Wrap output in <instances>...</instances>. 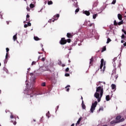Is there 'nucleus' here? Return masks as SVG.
Returning a JSON list of instances; mask_svg holds the SVG:
<instances>
[{"label": "nucleus", "instance_id": "nucleus-50", "mask_svg": "<svg viewBox=\"0 0 126 126\" xmlns=\"http://www.w3.org/2000/svg\"><path fill=\"white\" fill-rule=\"evenodd\" d=\"M121 43H125L124 40H121Z\"/></svg>", "mask_w": 126, "mask_h": 126}, {"label": "nucleus", "instance_id": "nucleus-4", "mask_svg": "<svg viewBox=\"0 0 126 126\" xmlns=\"http://www.w3.org/2000/svg\"><path fill=\"white\" fill-rule=\"evenodd\" d=\"M34 91H35V90L34 89L28 90L27 92V95H30V97H33V95H34V94H35Z\"/></svg>", "mask_w": 126, "mask_h": 126}, {"label": "nucleus", "instance_id": "nucleus-7", "mask_svg": "<svg viewBox=\"0 0 126 126\" xmlns=\"http://www.w3.org/2000/svg\"><path fill=\"white\" fill-rule=\"evenodd\" d=\"M59 17H60V14H57V15H56L53 17V19H54V20H58Z\"/></svg>", "mask_w": 126, "mask_h": 126}, {"label": "nucleus", "instance_id": "nucleus-58", "mask_svg": "<svg viewBox=\"0 0 126 126\" xmlns=\"http://www.w3.org/2000/svg\"><path fill=\"white\" fill-rule=\"evenodd\" d=\"M68 63H70V60H69V61H68Z\"/></svg>", "mask_w": 126, "mask_h": 126}, {"label": "nucleus", "instance_id": "nucleus-52", "mask_svg": "<svg viewBox=\"0 0 126 126\" xmlns=\"http://www.w3.org/2000/svg\"><path fill=\"white\" fill-rule=\"evenodd\" d=\"M116 60H117V59L114 58V59H113V62H115V61H116Z\"/></svg>", "mask_w": 126, "mask_h": 126}, {"label": "nucleus", "instance_id": "nucleus-19", "mask_svg": "<svg viewBox=\"0 0 126 126\" xmlns=\"http://www.w3.org/2000/svg\"><path fill=\"white\" fill-rule=\"evenodd\" d=\"M113 76H114V78L113 79V80H117V79H118V77H119V76H118V75L113 74Z\"/></svg>", "mask_w": 126, "mask_h": 126}, {"label": "nucleus", "instance_id": "nucleus-33", "mask_svg": "<svg viewBox=\"0 0 126 126\" xmlns=\"http://www.w3.org/2000/svg\"><path fill=\"white\" fill-rule=\"evenodd\" d=\"M121 38H122V40H123V39H125V34H123L122 35Z\"/></svg>", "mask_w": 126, "mask_h": 126}, {"label": "nucleus", "instance_id": "nucleus-21", "mask_svg": "<svg viewBox=\"0 0 126 126\" xmlns=\"http://www.w3.org/2000/svg\"><path fill=\"white\" fill-rule=\"evenodd\" d=\"M111 88L112 90L116 89V85L113 84L111 85Z\"/></svg>", "mask_w": 126, "mask_h": 126}, {"label": "nucleus", "instance_id": "nucleus-48", "mask_svg": "<svg viewBox=\"0 0 126 126\" xmlns=\"http://www.w3.org/2000/svg\"><path fill=\"white\" fill-rule=\"evenodd\" d=\"M124 47H126V42L123 44Z\"/></svg>", "mask_w": 126, "mask_h": 126}, {"label": "nucleus", "instance_id": "nucleus-27", "mask_svg": "<svg viewBox=\"0 0 126 126\" xmlns=\"http://www.w3.org/2000/svg\"><path fill=\"white\" fill-rule=\"evenodd\" d=\"M111 41H112V40H111V39H110V38H108L107 39L106 43H107V44H109V42H111Z\"/></svg>", "mask_w": 126, "mask_h": 126}, {"label": "nucleus", "instance_id": "nucleus-17", "mask_svg": "<svg viewBox=\"0 0 126 126\" xmlns=\"http://www.w3.org/2000/svg\"><path fill=\"white\" fill-rule=\"evenodd\" d=\"M29 17H30V15H29V14H27V15L26 21H29V22H30V19H29Z\"/></svg>", "mask_w": 126, "mask_h": 126}, {"label": "nucleus", "instance_id": "nucleus-14", "mask_svg": "<svg viewBox=\"0 0 126 126\" xmlns=\"http://www.w3.org/2000/svg\"><path fill=\"white\" fill-rule=\"evenodd\" d=\"M66 36L67 38H72V34L70 33H67Z\"/></svg>", "mask_w": 126, "mask_h": 126}, {"label": "nucleus", "instance_id": "nucleus-31", "mask_svg": "<svg viewBox=\"0 0 126 126\" xmlns=\"http://www.w3.org/2000/svg\"><path fill=\"white\" fill-rule=\"evenodd\" d=\"M66 41H67V43H70L71 42V39H67Z\"/></svg>", "mask_w": 126, "mask_h": 126}, {"label": "nucleus", "instance_id": "nucleus-57", "mask_svg": "<svg viewBox=\"0 0 126 126\" xmlns=\"http://www.w3.org/2000/svg\"><path fill=\"white\" fill-rule=\"evenodd\" d=\"M65 66V65H64V64L62 65V66Z\"/></svg>", "mask_w": 126, "mask_h": 126}, {"label": "nucleus", "instance_id": "nucleus-9", "mask_svg": "<svg viewBox=\"0 0 126 126\" xmlns=\"http://www.w3.org/2000/svg\"><path fill=\"white\" fill-rule=\"evenodd\" d=\"M83 13H84V14H86V15H87V16H89L90 15V12H89V11H85L83 12Z\"/></svg>", "mask_w": 126, "mask_h": 126}, {"label": "nucleus", "instance_id": "nucleus-54", "mask_svg": "<svg viewBox=\"0 0 126 126\" xmlns=\"http://www.w3.org/2000/svg\"><path fill=\"white\" fill-rule=\"evenodd\" d=\"M92 25H93V24H91L90 25V27H91V26H92Z\"/></svg>", "mask_w": 126, "mask_h": 126}, {"label": "nucleus", "instance_id": "nucleus-43", "mask_svg": "<svg viewBox=\"0 0 126 126\" xmlns=\"http://www.w3.org/2000/svg\"><path fill=\"white\" fill-rule=\"evenodd\" d=\"M6 51L7 53H8V52H9V49L8 48H6Z\"/></svg>", "mask_w": 126, "mask_h": 126}, {"label": "nucleus", "instance_id": "nucleus-12", "mask_svg": "<svg viewBox=\"0 0 126 126\" xmlns=\"http://www.w3.org/2000/svg\"><path fill=\"white\" fill-rule=\"evenodd\" d=\"M121 119H122V116H121L120 115H119L116 117V121H121Z\"/></svg>", "mask_w": 126, "mask_h": 126}, {"label": "nucleus", "instance_id": "nucleus-13", "mask_svg": "<svg viewBox=\"0 0 126 126\" xmlns=\"http://www.w3.org/2000/svg\"><path fill=\"white\" fill-rule=\"evenodd\" d=\"M90 61V65H92V63H93V62L94 61V58H93V57H92Z\"/></svg>", "mask_w": 126, "mask_h": 126}, {"label": "nucleus", "instance_id": "nucleus-45", "mask_svg": "<svg viewBox=\"0 0 126 126\" xmlns=\"http://www.w3.org/2000/svg\"><path fill=\"white\" fill-rule=\"evenodd\" d=\"M28 26H31V23H30V22L28 23Z\"/></svg>", "mask_w": 126, "mask_h": 126}, {"label": "nucleus", "instance_id": "nucleus-16", "mask_svg": "<svg viewBox=\"0 0 126 126\" xmlns=\"http://www.w3.org/2000/svg\"><path fill=\"white\" fill-rule=\"evenodd\" d=\"M81 120H82V117H80L78 121L77 122L76 125H79L80 124V122H81Z\"/></svg>", "mask_w": 126, "mask_h": 126}, {"label": "nucleus", "instance_id": "nucleus-35", "mask_svg": "<svg viewBox=\"0 0 126 126\" xmlns=\"http://www.w3.org/2000/svg\"><path fill=\"white\" fill-rule=\"evenodd\" d=\"M41 86L45 87L46 86V83L44 82L41 84Z\"/></svg>", "mask_w": 126, "mask_h": 126}, {"label": "nucleus", "instance_id": "nucleus-55", "mask_svg": "<svg viewBox=\"0 0 126 126\" xmlns=\"http://www.w3.org/2000/svg\"><path fill=\"white\" fill-rule=\"evenodd\" d=\"M48 114H46V116H47V117H48V118H49V116H48Z\"/></svg>", "mask_w": 126, "mask_h": 126}, {"label": "nucleus", "instance_id": "nucleus-36", "mask_svg": "<svg viewBox=\"0 0 126 126\" xmlns=\"http://www.w3.org/2000/svg\"><path fill=\"white\" fill-rule=\"evenodd\" d=\"M103 107H100L99 108L98 112H100V111H103Z\"/></svg>", "mask_w": 126, "mask_h": 126}, {"label": "nucleus", "instance_id": "nucleus-60", "mask_svg": "<svg viewBox=\"0 0 126 126\" xmlns=\"http://www.w3.org/2000/svg\"><path fill=\"white\" fill-rule=\"evenodd\" d=\"M33 122H36V120H33Z\"/></svg>", "mask_w": 126, "mask_h": 126}, {"label": "nucleus", "instance_id": "nucleus-24", "mask_svg": "<svg viewBox=\"0 0 126 126\" xmlns=\"http://www.w3.org/2000/svg\"><path fill=\"white\" fill-rule=\"evenodd\" d=\"M30 7L31 8H34V7H35V5L33 3H31L30 5Z\"/></svg>", "mask_w": 126, "mask_h": 126}, {"label": "nucleus", "instance_id": "nucleus-61", "mask_svg": "<svg viewBox=\"0 0 126 126\" xmlns=\"http://www.w3.org/2000/svg\"><path fill=\"white\" fill-rule=\"evenodd\" d=\"M1 65V63H0V66Z\"/></svg>", "mask_w": 126, "mask_h": 126}, {"label": "nucleus", "instance_id": "nucleus-1", "mask_svg": "<svg viewBox=\"0 0 126 126\" xmlns=\"http://www.w3.org/2000/svg\"><path fill=\"white\" fill-rule=\"evenodd\" d=\"M103 93L104 89L102 88V87L99 86L96 88V93L94 94V96L95 98L97 99L98 102L101 101V98H102Z\"/></svg>", "mask_w": 126, "mask_h": 126}, {"label": "nucleus", "instance_id": "nucleus-42", "mask_svg": "<svg viewBox=\"0 0 126 126\" xmlns=\"http://www.w3.org/2000/svg\"><path fill=\"white\" fill-rule=\"evenodd\" d=\"M122 32H124V34H125V35H126V31H125L124 29H123L122 30Z\"/></svg>", "mask_w": 126, "mask_h": 126}, {"label": "nucleus", "instance_id": "nucleus-34", "mask_svg": "<svg viewBox=\"0 0 126 126\" xmlns=\"http://www.w3.org/2000/svg\"><path fill=\"white\" fill-rule=\"evenodd\" d=\"M8 58V53H7L5 56V59L6 60H7Z\"/></svg>", "mask_w": 126, "mask_h": 126}, {"label": "nucleus", "instance_id": "nucleus-23", "mask_svg": "<svg viewBox=\"0 0 126 126\" xmlns=\"http://www.w3.org/2000/svg\"><path fill=\"white\" fill-rule=\"evenodd\" d=\"M122 24H124V21L122 20L121 21L119 22L118 23V25H122Z\"/></svg>", "mask_w": 126, "mask_h": 126}, {"label": "nucleus", "instance_id": "nucleus-51", "mask_svg": "<svg viewBox=\"0 0 126 126\" xmlns=\"http://www.w3.org/2000/svg\"><path fill=\"white\" fill-rule=\"evenodd\" d=\"M6 23H7V24L8 25V24H9V22H6Z\"/></svg>", "mask_w": 126, "mask_h": 126}, {"label": "nucleus", "instance_id": "nucleus-22", "mask_svg": "<svg viewBox=\"0 0 126 126\" xmlns=\"http://www.w3.org/2000/svg\"><path fill=\"white\" fill-rule=\"evenodd\" d=\"M106 101H110V95H107L106 96Z\"/></svg>", "mask_w": 126, "mask_h": 126}, {"label": "nucleus", "instance_id": "nucleus-15", "mask_svg": "<svg viewBox=\"0 0 126 126\" xmlns=\"http://www.w3.org/2000/svg\"><path fill=\"white\" fill-rule=\"evenodd\" d=\"M17 39V33H16V34H15L13 36V41H16V39Z\"/></svg>", "mask_w": 126, "mask_h": 126}, {"label": "nucleus", "instance_id": "nucleus-59", "mask_svg": "<svg viewBox=\"0 0 126 126\" xmlns=\"http://www.w3.org/2000/svg\"><path fill=\"white\" fill-rule=\"evenodd\" d=\"M42 51L43 52H44V48H42Z\"/></svg>", "mask_w": 126, "mask_h": 126}, {"label": "nucleus", "instance_id": "nucleus-64", "mask_svg": "<svg viewBox=\"0 0 126 126\" xmlns=\"http://www.w3.org/2000/svg\"><path fill=\"white\" fill-rule=\"evenodd\" d=\"M40 59V56L38 57V59Z\"/></svg>", "mask_w": 126, "mask_h": 126}, {"label": "nucleus", "instance_id": "nucleus-25", "mask_svg": "<svg viewBox=\"0 0 126 126\" xmlns=\"http://www.w3.org/2000/svg\"><path fill=\"white\" fill-rule=\"evenodd\" d=\"M97 16H98V14H94L93 16V18L94 19H95V18H96V17H97Z\"/></svg>", "mask_w": 126, "mask_h": 126}, {"label": "nucleus", "instance_id": "nucleus-8", "mask_svg": "<svg viewBox=\"0 0 126 126\" xmlns=\"http://www.w3.org/2000/svg\"><path fill=\"white\" fill-rule=\"evenodd\" d=\"M82 108L84 110L86 109V106H85V104H84V101L83 100L82 101Z\"/></svg>", "mask_w": 126, "mask_h": 126}, {"label": "nucleus", "instance_id": "nucleus-18", "mask_svg": "<svg viewBox=\"0 0 126 126\" xmlns=\"http://www.w3.org/2000/svg\"><path fill=\"white\" fill-rule=\"evenodd\" d=\"M69 87H70L69 85H68L66 87H65V89H66V91H67V92L69 91V88H68Z\"/></svg>", "mask_w": 126, "mask_h": 126}, {"label": "nucleus", "instance_id": "nucleus-56", "mask_svg": "<svg viewBox=\"0 0 126 126\" xmlns=\"http://www.w3.org/2000/svg\"><path fill=\"white\" fill-rule=\"evenodd\" d=\"M55 20H56L54 19V20L52 21V22H55Z\"/></svg>", "mask_w": 126, "mask_h": 126}, {"label": "nucleus", "instance_id": "nucleus-30", "mask_svg": "<svg viewBox=\"0 0 126 126\" xmlns=\"http://www.w3.org/2000/svg\"><path fill=\"white\" fill-rule=\"evenodd\" d=\"M79 11V8H78L75 11V14H76V13H77V12H78Z\"/></svg>", "mask_w": 126, "mask_h": 126}, {"label": "nucleus", "instance_id": "nucleus-32", "mask_svg": "<svg viewBox=\"0 0 126 126\" xmlns=\"http://www.w3.org/2000/svg\"><path fill=\"white\" fill-rule=\"evenodd\" d=\"M65 71H66V72H68V71H69V68L67 67V68L65 69Z\"/></svg>", "mask_w": 126, "mask_h": 126}, {"label": "nucleus", "instance_id": "nucleus-40", "mask_svg": "<svg viewBox=\"0 0 126 126\" xmlns=\"http://www.w3.org/2000/svg\"><path fill=\"white\" fill-rule=\"evenodd\" d=\"M27 11H29L30 10V8L29 6L27 7Z\"/></svg>", "mask_w": 126, "mask_h": 126}, {"label": "nucleus", "instance_id": "nucleus-37", "mask_svg": "<svg viewBox=\"0 0 126 126\" xmlns=\"http://www.w3.org/2000/svg\"><path fill=\"white\" fill-rule=\"evenodd\" d=\"M34 64H36V62L35 61H33L32 63V65H34Z\"/></svg>", "mask_w": 126, "mask_h": 126}, {"label": "nucleus", "instance_id": "nucleus-47", "mask_svg": "<svg viewBox=\"0 0 126 126\" xmlns=\"http://www.w3.org/2000/svg\"><path fill=\"white\" fill-rule=\"evenodd\" d=\"M48 22L49 23H52V19H50L49 21H48Z\"/></svg>", "mask_w": 126, "mask_h": 126}, {"label": "nucleus", "instance_id": "nucleus-39", "mask_svg": "<svg viewBox=\"0 0 126 126\" xmlns=\"http://www.w3.org/2000/svg\"><path fill=\"white\" fill-rule=\"evenodd\" d=\"M116 3V0H113L112 2V4H115Z\"/></svg>", "mask_w": 126, "mask_h": 126}, {"label": "nucleus", "instance_id": "nucleus-20", "mask_svg": "<svg viewBox=\"0 0 126 126\" xmlns=\"http://www.w3.org/2000/svg\"><path fill=\"white\" fill-rule=\"evenodd\" d=\"M34 39L35 41H39V40H41V39L39 38V37H38V36H34Z\"/></svg>", "mask_w": 126, "mask_h": 126}, {"label": "nucleus", "instance_id": "nucleus-53", "mask_svg": "<svg viewBox=\"0 0 126 126\" xmlns=\"http://www.w3.org/2000/svg\"><path fill=\"white\" fill-rule=\"evenodd\" d=\"M82 101H83V97L82 96L81 97Z\"/></svg>", "mask_w": 126, "mask_h": 126}, {"label": "nucleus", "instance_id": "nucleus-5", "mask_svg": "<svg viewBox=\"0 0 126 126\" xmlns=\"http://www.w3.org/2000/svg\"><path fill=\"white\" fill-rule=\"evenodd\" d=\"M125 121V118H122L119 121H112L110 122V125H116V124H119L120 123H123Z\"/></svg>", "mask_w": 126, "mask_h": 126}, {"label": "nucleus", "instance_id": "nucleus-44", "mask_svg": "<svg viewBox=\"0 0 126 126\" xmlns=\"http://www.w3.org/2000/svg\"><path fill=\"white\" fill-rule=\"evenodd\" d=\"M12 123H13V125L15 126L16 125V121H15L13 122V121H12Z\"/></svg>", "mask_w": 126, "mask_h": 126}, {"label": "nucleus", "instance_id": "nucleus-10", "mask_svg": "<svg viewBox=\"0 0 126 126\" xmlns=\"http://www.w3.org/2000/svg\"><path fill=\"white\" fill-rule=\"evenodd\" d=\"M118 18L119 20H122L123 19V16L121 14H118Z\"/></svg>", "mask_w": 126, "mask_h": 126}, {"label": "nucleus", "instance_id": "nucleus-46", "mask_svg": "<svg viewBox=\"0 0 126 126\" xmlns=\"http://www.w3.org/2000/svg\"><path fill=\"white\" fill-rule=\"evenodd\" d=\"M65 76H66V77L69 76V74H68V73H65Z\"/></svg>", "mask_w": 126, "mask_h": 126}, {"label": "nucleus", "instance_id": "nucleus-2", "mask_svg": "<svg viewBox=\"0 0 126 126\" xmlns=\"http://www.w3.org/2000/svg\"><path fill=\"white\" fill-rule=\"evenodd\" d=\"M100 68L101 70H102V68L103 67V68L102 69V71L104 72L105 71V69H106V67L105 66V65L106 64V62H104V59H102L100 61Z\"/></svg>", "mask_w": 126, "mask_h": 126}, {"label": "nucleus", "instance_id": "nucleus-63", "mask_svg": "<svg viewBox=\"0 0 126 126\" xmlns=\"http://www.w3.org/2000/svg\"><path fill=\"white\" fill-rule=\"evenodd\" d=\"M24 23H26V22L24 21Z\"/></svg>", "mask_w": 126, "mask_h": 126}, {"label": "nucleus", "instance_id": "nucleus-62", "mask_svg": "<svg viewBox=\"0 0 126 126\" xmlns=\"http://www.w3.org/2000/svg\"><path fill=\"white\" fill-rule=\"evenodd\" d=\"M1 92V91L0 90V94Z\"/></svg>", "mask_w": 126, "mask_h": 126}, {"label": "nucleus", "instance_id": "nucleus-11", "mask_svg": "<svg viewBox=\"0 0 126 126\" xmlns=\"http://www.w3.org/2000/svg\"><path fill=\"white\" fill-rule=\"evenodd\" d=\"M72 1H74V3L73 4L74 6H75V7H77V1L75 0H72Z\"/></svg>", "mask_w": 126, "mask_h": 126}, {"label": "nucleus", "instance_id": "nucleus-41", "mask_svg": "<svg viewBox=\"0 0 126 126\" xmlns=\"http://www.w3.org/2000/svg\"><path fill=\"white\" fill-rule=\"evenodd\" d=\"M28 27V24H25L24 25V28H27Z\"/></svg>", "mask_w": 126, "mask_h": 126}, {"label": "nucleus", "instance_id": "nucleus-26", "mask_svg": "<svg viewBox=\"0 0 126 126\" xmlns=\"http://www.w3.org/2000/svg\"><path fill=\"white\" fill-rule=\"evenodd\" d=\"M51 4H53V1L52 0H50L48 1V5H51Z\"/></svg>", "mask_w": 126, "mask_h": 126}, {"label": "nucleus", "instance_id": "nucleus-3", "mask_svg": "<svg viewBox=\"0 0 126 126\" xmlns=\"http://www.w3.org/2000/svg\"><path fill=\"white\" fill-rule=\"evenodd\" d=\"M98 102L97 101H94V103H93L91 107V113H93L95 111V108L97 106Z\"/></svg>", "mask_w": 126, "mask_h": 126}, {"label": "nucleus", "instance_id": "nucleus-38", "mask_svg": "<svg viewBox=\"0 0 126 126\" xmlns=\"http://www.w3.org/2000/svg\"><path fill=\"white\" fill-rule=\"evenodd\" d=\"M45 60H46V58H42L41 59L42 62H45Z\"/></svg>", "mask_w": 126, "mask_h": 126}, {"label": "nucleus", "instance_id": "nucleus-49", "mask_svg": "<svg viewBox=\"0 0 126 126\" xmlns=\"http://www.w3.org/2000/svg\"><path fill=\"white\" fill-rule=\"evenodd\" d=\"M10 118H11V119H13V115H11L10 116Z\"/></svg>", "mask_w": 126, "mask_h": 126}, {"label": "nucleus", "instance_id": "nucleus-28", "mask_svg": "<svg viewBox=\"0 0 126 126\" xmlns=\"http://www.w3.org/2000/svg\"><path fill=\"white\" fill-rule=\"evenodd\" d=\"M106 46H104V47L102 48V50L101 52H105V51H106Z\"/></svg>", "mask_w": 126, "mask_h": 126}, {"label": "nucleus", "instance_id": "nucleus-6", "mask_svg": "<svg viewBox=\"0 0 126 126\" xmlns=\"http://www.w3.org/2000/svg\"><path fill=\"white\" fill-rule=\"evenodd\" d=\"M60 43L61 45H65L66 44L67 41L66 40H65V38L63 37L61 38V40L60 41Z\"/></svg>", "mask_w": 126, "mask_h": 126}, {"label": "nucleus", "instance_id": "nucleus-29", "mask_svg": "<svg viewBox=\"0 0 126 126\" xmlns=\"http://www.w3.org/2000/svg\"><path fill=\"white\" fill-rule=\"evenodd\" d=\"M114 25L115 26H117L118 25V23H117V21L115 20L114 22Z\"/></svg>", "mask_w": 126, "mask_h": 126}]
</instances>
